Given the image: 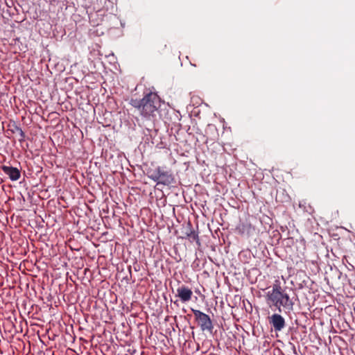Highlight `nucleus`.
I'll return each mask as SVG.
<instances>
[{
	"mask_svg": "<svg viewBox=\"0 0 355 355\" xmlns=\"http://www.w3.org/2000/svg\"><path fill=\"white\" fill-rule=\"evenodd\" d=\"M148 175L150 179L158 184L168 186L175 182V178L171 170L166 166H157L155 169H150L148 171Z\"/></svg>",
	"mask_w": 355,
	"mask_h": 355,
	"instance_id": "3",
	"label": "nucleus"
},
{
	"mask_svg": "<svg viewBox=\"0 0 355 355\" xmlns=\"http://www.w3.org/2000/svg\"><path fill=\"white\" fill-rule=\"evenodd\" d=\"M178 297L180 298L182 302H186L191 300L193 292L186 286H181L177 288Z\"/></svg>",
	"mask_w": 355,
	"mask_h": 355,
	"instance_id": "7",
	"label": "nucleus"
},
{
	"mask_svg": "<svg viewBox=\"0 0 355 355\" xmlns=\"http://www.w3.org/2000/svg\"><path fill=\"white\" fill-rule=\"evenodd\" d=\"M130 103L139 110L142 116L150 119L155 116L156 112L160 107L161 100L157 94L149 92L142 99H131Z\"/></svg>",
	"mask_w": 355,
	"mask_h": 355,
	"instance_id": "2",
	"label": "nucleus"
},
{
	"mask_svg": "<svg viewBox=\"0 0 355 355\" xmlns=\"http://www.w3.org/2000/svg\"><path fill=\"white\" fill-rule=\"evenodd\" d=\"M266 300L268 304L275 306L279 312L282 311L286 313H291L294 309L295 302L281 286V282L276 279L272 285V289L266 293Z\"/></svg>",
	"mask_w": 355,
	"mask_h": 355,
	"instance_id": "1",
	"label": "nucleus"
},
{
	"mask_svg": "<svg viewBox=\"0 0 355 355\" xmlns=\"http://www.w3.org/2000/svg\"><path fill=\"white\" fill-rule=\"evenodd\" d=\"M191 311L200 329L202 331H208L211 334L214 329V325L210 317L200 310L191 309Z\"/></svg>",
	"mask_w": 355,
	"mask_h": 355,
	"instance_id": "4",
	"label": "nucleus"
},
{
	"mask_svg": "<svg viewBox=\"0 0 355 355\" xmlns=\"http://www.w3.org/2000/svg\"><path fill=\"white\" fill-rule=\"evenodd\" d=\"M253 227L250 223L245 221L241 223L237 227L236 230L241 235L250 236L252 233Z\"/></svg>",
	"mask_w": 355,
	"mask_h": 355,
	"instance_id": "8",
	"label": "nucleus"
},
{
	"mask_svg": "<svg viewBox=\"0 0 355 355\" xmlns=\"http://www.w3.org/2000/svg\"><path fill=\"white\" fill-rule=\"evenodd\" d=\"M268 322L275 331H281L286 327L285 319L279 313H274L271 316H269Z\"/></svg>",
	"mask_w": 355,
	"mask_h": 355,
	"instance_id": "5",
	"label": "nucleus"
},
{
	"mask_svg": "<svg viewBox=\"0 0 355 355\" xmlns=\"http://www.w3.org/2000/svg\"><path fill=\"white\" fill-rule=\"evenodd\" d=\"M11 131L13 132V133H18L20 138L19 139V142H23L25 140V138H26V135L24 133V132L22 130V129L19 127L18 125L14 124L13 125V128H12Z\"/></svg>",
	"mask_w": 355,
	"mask_h": 355,
	"instance_id": "9",
	"label": "nucleus"
},
{
	"mask_svg": "<svg viewBox=\"0 0 355 355\" xmlns=\"http://www.w3.org/2000/svg\"><path fill=\"white\" fill-rule=\"evenodd\" d=\"M129 271H130V273H131V266H129Z\"/></svg>",
	"mask_w": 355,
	"mask_h": 355,
	"instance_id": "11",
	"label": "nucleus"
},
{
	"mask_svg": "<svg viewBox=\"0 0 355 355\" xmlns=\"http://www.w3.org/2000/svg\"><path fill=\"white\" fill-rule=\"evenodd\" d=\"M1 168L12 181H17L20 178L21 173L17 168L4 165Z\"/></svg>",
	"mask_w": 355,
	"mask_h": 355,
	"instance_id": "6",
	"label": "nucleus"
},
{
	"mask_svg": "<svg viewBox=\"0 0 355 355\" xmlns=\"http://www.w3.org/2000/svg\"><path fill=\"white\" fill-rule=\"evenodd\" d=\"M187 236L193 240H198V236L195 231L191 230L189 234H187Z\"/></svg>",
	"mask_w": 355,
	"mask_h": 355,
	"instance_id": "10",
	"label": "nucleus"
}]
</instances>
